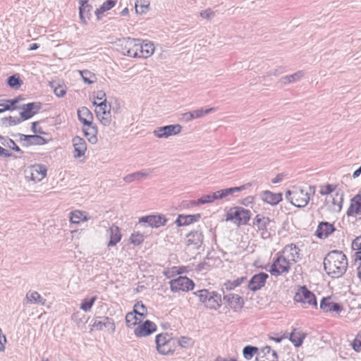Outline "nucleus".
<instances>
[{
	"label": "nucleus",
	"mask_w": 361,
	"mask_h": 361,
	"mask_svg": "<svg viewBox=\"0 0 361 361\" xmlns=\"http://www.w3.org/2000/svg\"><path fill=\"white\" fill-rule=\"evenodd\" d=\"M268 278L269 275L264 272L255 274L248 283V288L253 292L260 290L264 286Z\"/></svg>",
	"instance_id": "16"
},
{
	"label": "nucleus",
	"mask_w": 361,
	"mask_h": 361,
	"mask_svg": "<svg viewBox=\"0 0 361 361\" xmlns=\"http://www.w3.org/2000/svg\"><path fill=\"white\" fill-rule=\"evenodd\" d=\"M215 200H219L216 191L212 194H207L202 196L197 201H194L192 204V205L209 204L214 202Z\"/></svg>",
	"instance_id": "35"
},
{
	"label": "nucleus",
	"mask_w": 361,
	"mask_h": 361,
	"mask_svg": "<svg viewBox=\"0 0 361 361\" xmlns=\"http://www.w3.org/2000/svg\"><path fill=\"white\" fill-rule=\"evenodd\" d=\"M148 173L145 171H138L129 174L123 178V180L126 183H131L136 180H140L143 178L147 177Z\"/></svg>",
	"instance_id": "39"
},
{
	"label": "nucleus",
	"mask_w": 361,
	"mask_h": 361,
	"mask_svg": "<svg viewBox=\"0 0 361 361\" xmlns=\"http://www.w3.org/2000/svg\"><path fill=\"white\" fill-rule=\"evenodd\" d=\"M250 218V211L242 207L233 208L226 215V221H232L238 225L247 224Z\"/></svg>",
	"instance_id": "9"
},
{
	"label": "nucleus",
	"mask_w": 361,
	"mask_h": 361,
	"mask_svg": "<svg viewBox=\"0 0 361 361\" xmlns=\"http://www.w3.org/2000/svg\"><path fill=\"white\" fill-rule=\"evenodd\" d=\"M0 107L2 109V110L7 111V110H11V107L9 105V102H8V100H5L3 102L0 104Z\"/></svg>",
	"instance_id": "61"
},
{
	"label": "nucleus",
	"mask_w": 361,
	"mask_h": 361,
	"mask_svg": "<svg viewBox=\"0 0 361 361\" xmlns=\"http://www.w3.org/2000/svg\"><path fill=\"white\" fill-rule=\"evenodd\" d=\"M80 74L84 82L87 84H93L96 82V75L87 70L80 71Z\"/></svg>",
	"instance_id": "40"
},
{
	"label": "nucleus",
	"mask_w": 361,
	"mask_h": 361,
	"mask_svg": "<svg viewBox=\"0 0 361 361\" xmlns=\"http://www.w3.org/2000/svg\"><path fill=\"white\" fill-rule=\"evenodd\" d=\"M157 329V324L149 320H146L143 323L139 324L134 330V334L136 337H146L154 333Z\"/></svg>",
	"instance_id": "14"
},
{
	"label": "nucleus",
	"mask_w": 361,
	"mask_h": 361,
	"mask_svg": "<svg viewBox=\"0 0 361 361\" xmlns=\"http://www.w3.org/2000/svg\"><path fill=\"white\" fill-rule=\"evenodd\" d=\"M361 214V195H357L351 200L350 205L347 211L348 216Z\"/></svg>",
	"instance_id": "28"
},
{
	"label": "nucleus",
	"mask_w": 361,
	"mask_h": 361,
	"mask_svg": "<svg viewBox=\"0 0 361 361\" xmlns=\"http://www.w3.org/2000/svg\"><path fill=\"white\" fill-rule=\"evenodd\" d=\"M215 111L214 108L204 109L200 108L194 111H192V116L193 119L200 118L204 117L205 115L212 113Z\"/></svg>",
	"instance_id": "41"
},
{
	"label": "nucleus",
	"mask_w": 361,
	"mask_h": 361,
	"mask_svg": "<svg viewBox=\"0 0 361 361\" xmlns=\"http://www.w3.org/2000/svg\"><path fill=\"white\" fill-rule=\"evenodd\" d=\"M73 145L75 152L77 153V157H81L85 154L87 147L85 141L82 138L79 137H74L73 139Z\"/></svg>",
	"instance_id": "31"
},
{
	"label": "nucleus",
	"mask_w": 361,
	"mask_h": 361,
	"mask_svg": "<svg viewBox=\"0 0 361 361\" xmlns=\"http://www.w3.org/2000/svg\"><path fill=\"white\" fill-rule=\"evenodd\" d=\"M90 11V6L87 4V3L84 4H80V18L81 20L85 23V17H88V13Z\"/></svg>",
	"instance_id": "47"
},
{
	"label": "nucleus",
	"mask_w": 361,
	"mask_h": 361,
	"mask_svg": "<svg viewBox=\"0 0 361 361\" xmlns=\"http://www.w3.org/2000/svg\"><path fill=\"white\" fill-rule=\"evenodd\" d=\"M93 327L97 330L102 331L104 329L114 331L115 324L112 319L107 317H97L94 319L92 324Z\"/></svg>",
	"instance_id": "20"
},
{
	"label": "nucleus",
	"mask_w": 361,
	"mask_h": 361,
	"mask_svg": "<svg viewBox=\"0 0 361 361\" xmlns=\"http://www.w3.org/2000/svg\"><path fill=\"white\" fill-rule=\"evenodd\" d=\"M40 107V104L36 102H31L21 105L20 109L23 110L20 113L23 120H27L32 117L39 111Z\"/></svg>",
	"instance_id": "19"
},
{
	"label": "nucleus",
	"mask_w": 361,
	"mask_h": 361,
	"mask_svg": "<svg viewBox=\"0 0 361 361\" xmlns=\"http://www.w3.org/2000/svg\"><path fill=\"white\" fill-rule=\"evenodd\" d=\"M245 280V277H240L235 280H234L233 282V284L235 285V287H238L242 283L244 282V281Z\"/></svg>",
	"instance_id": "63"
},
{
	"label": "nucleus",
	"mask_w": 361,
	"mask_h": 361,
	"mask_svg": "<svg viewBox=\"0 0 361 361\" xmlns=\"http://www.w3.org/2000/svg\"><path fill=\"white\" fill-rule=\"evenodd\" d=\"M305 334L302 331L294 329L290 336V341L294 344L295 347H299L302 345Z\"/></svg>",
	"instance_id": "36"
},
{
	"label": "nucleus",
	"mask_w": 361,
	"mask_h": 361,
	"mask_svg": "<svg viewBox=\"0 0 361 361\" xmlns=\"http://www.w3.org/2000/svg\"><path fill=\"white\" fill-rule=\"evenodd\" d=\"M157 351L162 355H170L176 350V341L168 334H159L156 336Z\"/></svg>",
	"instance_id": "5"
},
{
	"label": "nucleus",
	"mask_w": 361,
	"mask_h": 361,
	"mask_svg": "<svg viewBox=\"0 0 361 361\" xmlns=\"http://www.w3.org/2000/svg\"><path fill=\"white\" fill-rule=\"evenodd\" d=\"M140 44L142 47L139 50V58L147 59L154 54L155 48L152 42L140 39Z\"/></svg>",
	"instance_id": "25"
},
{
	"label": "nucleus",
	"mask_w": 361,
	"mask_h": 361,
	"mask_svg": "<svg viewBox=\"0 0 361 361\" xmlns=\"http://www.w3.org/2000/svg\"><path fill=\"white\" fill-rule=\"evenodd\" d=\"M101 123L104 126H108L111 121V116L110 111H102V113L96 114Z\"/></svg>",
	"instance_id": "42"
},
{
	"label": "nucleus",
	"mask_w": 361,
	"mask_h": 361,
	"mask_svg": "<svg viewBox=\"0 0 361 361\" xmlns=\"http://www.w3.org/2000/svg\"><path fill=\"white\" fill-rule=\"evenodd\" d=\"M272 221L262 214H257L253 219V225L257 227V231L261 232L262 238H266L269 236L267 230Z\"/></svg>",
	"instance_id": "15"
},
{
	"label": "nucleus",
	"mask_w": 361,
	"mask_h": 361,
	"mask_svg": "<svg viewBox=\"0 0 361 361\" xmlns=\"http://www.w3.org/2000/svg\"><path fill=\"white\" fill-rule=\"evenodd\" d=\"M336 186L331 184L326 185H321L319 187V193L322 195H326L334 192L336 190Z\"/></svg>",
	"instance_id": "51"
},
{
	"label": "nucleus",
	"mask_w": 361,
	"mask_h": 361,
	"mask_svg": "<svg viewBox=\"0 0 361 361\" xmlns=\"http://www.w3.org/2000/svg\"><path fill=\"white\" fill-rule=\"evenodd\" d=\"M49 86L53 90L55 95L58 97H62L66 93L67 88L63 83L57 81H51L49 82Z\"/></svg>",
	"instance_id": "34"
},
{
	"label": "nucleus",
	"mask_w": 361,
	"mask_h": 361,
	"mask_svg": "<svg viewBox=\"0 0 361 361\" xmlns=\"http://www.w3.org/2000/svg\"><path fill=\"white\" fill-rule=\"evenodd\" d=\"M138 315L134 310L127 313L126 315V322L128 327L132 328L141 322V318L137 317Z\"/></svg>",
	"instance_id": "37"
},
{
	"label": "nucleus",
	"mask_w": 361,
	"mask_h": 361,
	"mask_svg": "<svg viewBox=\"0 0 361 361\" xmlns=\"http://www.w3.org/2000/svg\"><path fill=\"white\" fill-rule=\"evenodd\" d=\"M280 252L288 260L290 261L292 264L302 259L300 248L293 243L286 245Z\"/></svg>",
	"instance_id": "13"
},
{
	"label": "nucleus",
	"mask_w": 361,
	"mask_h": 361,
	"mask_svg": "<svg viewBox=\"0 0 361 361\" xmlns=\"http://www.w3.org/2000/svg\"><path fill=\"white\" fill-rule=\"evenodd\" d=\"M354 250H361V237L356 238L352 244Z\"/></svg>",
	"instance_id": "57"
},
{
	"label": "nucleus",
	"mask_w": 361,
	"mask_h": 361,
	"mask_svg": "<svg viewBox=\"0 0 361 361\" xmlns=\"http://www.w3.org/2000/svg\"><path fill=\"white\" fill-rule=\"evenodd\" d=\"M25 140H27L30 144L41 145L43 144L44 140L39 135H23Z\"/></svg>",
	"instance_id": "48"
},
{
	"label": "nucleus",
	"mask_w": 361,
	"mask_h": 361,
	"mask_svg": "<svg viewBox=\"0 0 361 361\" xmlns=\"http://www.w3.org/2000/svg\"><path fill=\"white\" fill-rule=\"evenodd\" d=\"M207 308L216 310L221 306V297L215 291L202 289L194 293Z\"/></svg>",
	"instance_id": "4"
},
{
	"label": "nucleus",
	"mask_w": 361,
	"mask_h": 361,
	"mask_svg": "<svg viewBox=\"0 0 361 361\" xmlns=\"http://www.w3.org/2000/svg\"><path fill=\"white\" fill-rule=\"evenodd\" d=\"M23 100V98L21 97L20 96L13 99H8V102H9V105L11 107V110L20 109V107H21V105L18 106V104Z\"/></svg>",
	"instance_id": "52"
},
{
	"label": "nucleus",
	"mask_w": 361,
	"mask_h": 361,
	"mask_svg": "<svg viewBox=\"0 0 361 361\" xmlns=\"http://www.w3.org/2000/svg\"><path fill=\"white\" fill-rule=\"evenodd\" d=\"M324 267L328 275L333 278H338L343 276L347 270V258L341 251H331L325 257Z\"/></svg>",
	"instance_id": "1"
},
{
	"label": "nucleus",
	"mask_w": 361,
	"mask_h": 361,
	"mask_svg": "<svg viewBox=\"0 0 361 361\" xmlns=\"http://www.w3.org/2000/svg\"><path fill=\"white\" fill-rule=\"evenodd\" d=\"M305 75V72L303 71H299L293 74L286 75L281 78L279 80V82L283 85H287L290 83L296 82L299 81L301 78H302Z\"/></svg>",
	"instance_id": "30"
},
{
	"label": "nucleus",
	"mask_w": 361,
	"mask_h": 361,
	"mask_svg": "<svg viewBox=\"0 0 361 361\" xmlns=\"http://www.w3.org/2000/svg\"><path fill=\"white\" fill-rule=\"evenodd\" d=\"M0 156L5 157H10L11 154L8 152V150L0 146Z\"/></svg>",
	"instance_id": "64"
},
{
	"label": "nucleus",
	"mask_w": 361,
	"mask_h": 361,
	"mask_svg": "<svg viewBox=\"0 0 361 361\" xmlns=\"http://www.w3.org/2000/svg\"><path fill=\"white\" fill-rule=\"evenodd\" d=\"M320 308L326 312H336L339 313L343 310L341 305L331 301L330 298H323L320 302Z\"/></svg>",
	"instance_id": "24"
},
{
	"label": "nucleus",
	"mask_w": 361,
	"mask_h": 361,
	"mask_svg": "<svg viewBox=\"0 0 361 361\" xmlns=\"http://www.w3.org/2000/svg\"><path fill=\"white\" fill-rule=\"evenodd\" d=\"M224 300L228 303L231 309L235 310L240 309L243 305V299L238 295L228 293L224 296Z\"/></svg>",
	"instance_id": "22"
},
{
	"label": "nucleus",
	"mask_w": 361,
	"mask_h": 361,
	"mask_svg": "<svg viewBox=\"0 0 361 361\" xmlns=\"http://www.w3.org/2000/svg\"><path fill=\"white\" fill-rule=\"evenodd\" d=\"M315 192L314 185H293L286 192L285 196L293 205L301 208L307 205Z\"/></svg>",
	"instance_id": "2"
},
{
	"label": "nucleus",
	"mask_w": 361,
	"mask_h": 361,
	"mask_svg": "<svg viewBox=\"0 0 361 361\" xmlns=\"http://www.w3.org/2000/svg\"><path fill=\"white\" fill-rule=\"evenodd\" d=\"M214 16V12L210 8H207L200 13V16L205 19H210Z\"/></svg>",
	"instance_id": "55"
},
{
	"label": "nucleus",
	"mask_w": 361,
	"mask_h": 361,
	"mask_svg": "<svg viewBox=\"0 0 361 361\" xmlns=\"http://www.w3.org/2000/svg\"><path fill=\"white\" fill-rule=\"evenodd\" d=\"M277 355L275 351L271 352V359L269 360L268 358L264 359V357H261L258 360V361H276Z\"/></svg>",
	"instance_id": "62"
},
{
	"label": "nucleus",
	"mask_w": 361,
	"mask_h": 361,
	"mask_svg": "<svg viewBox=\"0 0 361 361\" xmlns=\"http://www.w3.org/2000/svg\"><path fill=\"white\" fill-rule=\"evenodd\" d=\"M182 127L179 124L169 125L157 128L153 133L158 138H168L180 133Z\"/></svg>",
	"instance_id": "12"
},
{
	"label": "nucleus",
	"mask_w": 361,
	"mask_h": 361,
	"mask_svg": "<svg viewBox=\"0 0 361 361\" xmlns=\"http://www.w3.org/2000/svg\"><path fill=\"white\" fill-rule=\"evenodd\" d=\"M133 310L142 318H144L147 315V307L142 302H137L135 303L133 307Z\"/></svg>",
	"instance_id": "44"
},
{
	"label": "nucleus",
	"mask_w": 361,
	"mask_h": 361,
	"mask_svg": "<svg viewBox=\"0 0 361 361\" xmlns=\"http://www.w3.org/2000/svg\"><path fill=\"white\" fill-rule=\"evenodd\" d=\"M25 302L30 304L44 305L46 300L41 297L37 291H28L25 296Z\"/></svg>",
	"instance_id": "32"
},
{
	"label": "nucleus",
	"mask_w": 361,
	"mask_h": 361,
	"mask_svg": "<svg viewBox=\"0 0 361 361\" xmlns=\"http://www.w3.org/2000/svg\"><path fill=\"white\" fill-rule=\"evenodd\" d=\"M97 298V296L84 298L80 305V309L85 312H90Z\"/></svg>",
	"instance_id": "38"
},
{
	"label": "nucleus",
	"mask_w": 361,
	"mask_h": 361,
	"mask_svg": "<svg viewBox=\"0 0 361 361\" xmlns=\"http://www.w3.org/2000/svg\"><path fill=\"white\" fill-rule=\"evenodd\" d=\"M200 214H196L193 215H178V218L175 221V224L178 226H188L193 222L197 221L200 219Z\"/></svg>",
	"instance_id": "26"
},
{
	"label": "nucleus",
	"mask_w": 361,
	"mask_h": 361,
	"mask_svg": "<svg viewBox=\"0 0 361 361\" xmlns=\"http://www.w3.org/2000/svg\"><path fill=\"white\" fill-rule=\"evenodd\" d=\"M0 139L1 140V144L6 147L11 149L13 147L16 146L14 141L10 138H4L0 137Z\"/></svg>",
	"instance_id": "54"
},
{
	"label": "nucleus",
	"mask_w": 361,
	"mask_h": 361,
	"mask_svg": "<svg viewBox=\"0 0 361 361\" xmlns=\"http://www.w3.org/2000/svg\"><path fill=\"white\" fill-rule=\"evenodd\" d=\"M252 185V183H247L246 184L242 185L239 187H233V188H225L223 190H220L216 191L218 200H223L226 199L229 196H235L236 192H241L244 190H246L251 187Z\"/></svg>",
	"instance_id": "18"
},
{
	"label": "nucleus",
	"mask_w": 361,
	"mask_h": 361,
	"mask_svg": "<svg viewBox=\"0 0 361 361\" xmlns=\"http://www.w3.org/2000/svg\"><path fill=\"white\" fill-rule=\"evenodd\" d=\"M295 302H301L307 307V305L317 306V300L315 295L310 292L305 286H302L294 296Z\"/></svg>",
	"instance_id": "11"
},
{
	"label": "nucleus",
	"mask_w": 361,
	"mask_h": 361,
	"mask_svg": "<svg viewBox=\"0 0 361 361\" xmlns=\"http://www.w3.org/2000/svg\"><path fill=\"white\" fill-rule=\"evenodd\" d=\"M8 84L11 87H18L20 85V80L15 75H12L8 78Z\"/></svg>",
	"instance_id": "53"
},
{
	"label": "nucleus",
	"mask_w": 361,
	"mask_h": 361,
	"mask_svg": "<svg viewBox=\"0 0 361 361\" xmlns=\"http://www.w3.org/2000/svg\"><path fill=\"white\" fill-rule=\"evenodd\" d=\"M144 240V236L139 233H133L130 238V243L135 245H140Z\"/></svg>",
	"instance_id": "50"
},
{
	"label": "nucleus",
	"mask_w": 361,
	"mask_h": 361,
	"mask_svg": "<svg viewBox=\"0 0 361 361\" xmlns=\"http://www.w3.org/2000/svg\"><path fill=\"white\" fill-rule=\"evenodd\" d=\"M116 0H106L99 8L95 11V14L99 17V14L111 9L115 6Z\"/></svg>",
	"instance_id": "43"
},
{
	"label": "nucleus",
	"mask_w": 361,
	"mask_h": 361,
	"mask_svg": "<svg viewBox=\"0 0 361 361\" xmlns=\"http://www.w3.org/2000/svg\"><path fill=\"white\" fill-rule=\"evenodd\" d=\"M140 39L130 37L123 38L120 40V45L124 55L130 57H138L139 50L142 47Z\"/></svg>",
	"instance_id": "7"
},
{
	"label": "nucleus",
	"mask_w": 361,
	"mask_h": 361,
	"mask_svg": "<svg viewBox=\"0 0 361 361\" xmlns=\"http://www.w3.org/2000/svg\"><path fill=\"white\" fill-rule=\"evenodd\" d=\"M334 231L332 224L328 222H321L316 231V235L319 238H326Z\"/></svg>",
	"instance_id": "27"
},
{
	"label": "nucleus",
	"mask_w": 361,
	"mask_h": 361,
	"mask_svg": "<svg viewBox=\"0 0 361 361\" xmlns=\"http://www.w3.org/2000/svg\"><path fill=\"white\" fill-rule=\"evenodd\" d=\"M93 104L96 106L95 114H99L102 111H110V106H108L106 104V100L104 99L100 102H97L94 101Z\"/></svg>",
	"instance_id": "46"
},
{
	"label": "nucleus",
	"mask_w": 361,
	"mask_h": 361,
	"mask_svg": "<svg viewBox=\"0 0 361 361\" xmlns=\"http://www.w3.org/2000/svg\"><path fill=\"white\" fill-rule=\"evenodd\" d=\"M203 241V235L199 231H194L187 235L188 245H194L195 247H200Z\"/></svg>",
	"instance_id": "29"
},
{
	"label": "nucleus",
	"mask_w": 361,
	"mask_h": 361,
	"mask_svg": "<svg viewBox=\"0 0 361 361\" xmlns=\"http://www.w3.org/2000/svg\"><path fill=\"white\" fill-rule=\"evenodd\" d=\"M178 343V345L182 348H188L192 345V338L188 336H181L178 338V341H176V343Z\"/></svg>",
	"instance_id": "49"
},
{
	"label": "nucleus",
	"mask_w": 361,
	"mask_h": 361,
	"mask_svg": "<svg viewBox=\"0 0 361 361\" xmlns=\"http://www.w3.org/2000/svg\"><path fill=\"white\" fill-rule=\"evenodd\" d=\"M257 351L258 348L257 347L247 345L243 348V353L246 360H251Z\"/></svg>",
	"instance_id": "45"
},
{
	"label": "nucleus",
	"mask_w": 361,
	"mask_h": 361,
	"mask_svg": "<svg viewBox=\"0 0 361 361\" xmlns=\"http://www.w3.org/2000/svg\"><path fill=\"white\" fill-rule=\"evenodd\" d=\"M90 219L85 212L75 210L70 213V221L73 224H78L81 221H87Z\"/></svg>",
	"instance_id": "33"
},
{
	"label": "nucleus",
	"mask_w": 361,
	"mask_h": 361,
	"mask_svg": "<svg viewBox=\"0 0 361 361\" xmlns=\"http://www.w3.org/2000/svg\"><path fill=\"white\" fill-rule=\"evenodd\" d=\"M139 223L147 224V226L153 228H159L161 226H164L166 223V219L164 215H149L142 216L139 219Z\"/></svg>",
	"instance_id": "17"
},
{
	"label": "nucleus",
	"mask_w": 361,
	"mask_h": 361,
	"mask_svg": "<svg viewBox=\"0 0 361 361\" xmlns=\"http://www.w3.org/2000/svg\"><path fill=\"white\" fill-rule=\"evenodd\" d=\"M171 290L173 293L187 292L194 287L193 281L186 276H178L169 282Z\"/></svg>",
	"instance_id": "10"
},
{
	"label": "nucleus",
	"mask_w": 361,
	"mask_h": 361,
	"mask_svg": "<svg viewBox=\"0 0 361 361\" xmlns=\"http://www.w3.org/2000/svg\"><path fill=\"white\" fill-rule=\"evenodd\" d=\"M262 200L271 205H276L282 201V193H274L269 190H264L260 194Z\"/></svg>",
	"instance_id": "21"
},
{
	"label": "nucleus",
	"mask_w": 361,
	"mask_h": 361,
	"mask_svg": "<svg viewBox=\"0 0 361 361\" xmlns=\"http://www.w3.org/2000/svg\"><path fill=\"white\" fill-rule=\"evenodd\" d=\"M106 235L110 238L108 243L109 247L116 245L121 239L120 228L114 225H112L106 230Z\"/></svg>",
	"instance_id": "23"
},
{
	"label": "nucleus",
	"mask_w": 361,
	"mask_h": 361,
	"mask_svg": "<svg viewBox=\"0 0 361 361\" xmlns=\"http://www.w3.org/2000/svg\"><path fill=\"white\" fill-rule=\"evenodd\" d=\"M183 119L186 121V122H189V121H191L193 119V117L192 116V112L190 111V112H187V113H185L183 114Z\"/></svg>",
	"instance_id": "60"
},
{
	"label": "nucleus",
	"mask_w": 361,
	"mask_h": 361,
	"mask_svg": "<svg viewBox=\"0 0 361 361\" xmlns=\"http://www.w3.org/2000/svg\"><path fill=\"white\" fill-rule=\"evenodd\" d=\"M47 169L42 164H34L28 166L24 171L25 178L34 183L40 182L47 175Z\"/></svg>",
	"instance_id": "8"
},
{
	"label": "nucleus",
	"mask_w": 361,
	"mask_h": 361,
	"mask_svg": "<svg viewBox=\"0 0 361 361\" xmlns=\"http://www.w3.org/2000/svg\"><path fill=\"white\" fill-rule=\"evenodd\" d=\"M106 94L103 91H97L96 92L95 98L97 99L99 102L102 101H104L106 99Z\"/></svg>",
	"instance_id": "58"
},
{
	"label": "nucleus",
	"mask_w": 361,
	"mask_h": 361,
	"mask_svg": "<svg viewBox=\"0 0 361 361\" xmlns=\"http://www.w3.org/2000/svg\"><path fill=\"white\" fill-rule=\"evenodd\" d=\"M353 348L356 352L361 351V339L355 338L353 343Z\"/></svg>",
	"instance_id": "56"
},
{
	"label": "nucleus",
	"mask_w": 361,
	"mask_h": 361,
	"mask_svg": "<svg viewBox=\"0 0 361 361\" xmlns=\"http://www.w3.org/2000/svg\"><path fill=\"white\" fill-rule=\"evenodd\" d=\"M147 9V6L141 5L139 6L137 4H135V11L137 13H143Z\"/></svg>",
	"instance_id": "59"
},
{
	"label": "nucleus",
	"mask_w": 361,
	"mask_h": 361,
	"mask_svg": "<svg viewBox=\"0 0 361 361\" xmlns=\"http://www.w3.org/2000/svg\"><path fill=\"white\" fill-rule=\"evenodd\" d=\"M78 119L83 123V129L85 136H90L89 140L94 143L97 141L95 135L97 130L92 126L93 116L92 112L85 106H82L78 110Z\"/></svg>",
	"instance_id": "3"
},
{
	"label": "nucleus",
	"mask_w": 361,
	"mask_h": 361,
	"mask_svg": "<svg viewBox=\"0 0 361 361\" xmlns=\"http://www.w3.org/2000/svg\"><path fill=\"white\" fill-rule=\"evenodd\" d=\"M276 255L277 257L273 262L269 272L276 276L288 274L292 265L290 261L283 257L280 252Z\"/></svg>",
	"instance_id": "6"
}]
</instances>
